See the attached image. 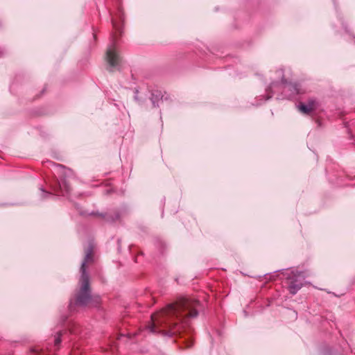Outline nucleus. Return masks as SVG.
<instances>
[{"label":"nucleus","instance_id":"nucleus-1","mask_svg":"<svg viewBox=\"0 0 355 355\" xmlns=\"http://www.w3.org/2000/svg\"><path fill=\"white\" fill-rule=\"evenodd\" d=\"M198 305L199 302L196 300L181 298L152 315V323L148 328L150 332L163 336H179L181 338L184 334L189 336L187 321L197 317L198 313L196 308Z\"/></svg>","mask_w":355,"mask_h":355},{"label":"nucleus","instance_id":"nucleus-8","mask_svg":"<svg viewBox=\"0 0 355 355\" xmlns=\"http://www.w3.org/2000/svg\"><path fill=\"white\" fill-rule=\"evenodd\" d=\"M61 333L59 332L58 336L55 338V346H58L61 342L60 339Z\"/></svg>","mask_w":355,"mask_h":355},{"label":"nucleus","instance_id":"nucleus-9","mask_svg":"<svg viewBox=\"0 0 355 355\" xmlns=\"http://www.w3.org/2000/svg\"><path fill=\"white\" fill-rule=\"evenodd\" d=\"M185 342H186V347L187 348L191 347L193 345L192 340H190L189 336L188 337V338L185 339Z\"/></svg>","mask_w":355,"mask_h":355},{"label":"nucleus","instance_id":"nucleus-7","mask_svg":"<svg viewBox=\"0 0 355 355\" xmlns=\"http://www.w3.org/2000/svg\"><path fill=\"white\" fill-rule=\"evenodd\" d=\"M59 187H60V189L61 190H62V189H64L67 193H68V192L70 191V187H69V186L66 183V182H65V181H63V182H62V184H61V183H60Z\"/></svg>","mask_w":355,"mask_h":355},{"label":"nucleus","instance_id":"nucleus-3","mask_svg":"<svg viewBox=\"0 0 355 355\" xmlns=\"http://www.w3.org/2000/svg\"><path fill=\"white\" fill-rule=\"evenodd\" d=\"M317 107L318 102L313 98H310L306 103H300L298 106V110L303 114H309L311 112L314 111Z\"/></svg>","mask_w":355,"mask_h":355},{"label":"nucleus","instance_id":"nucleus-2","mask_svg":"<svg viewBox=\"0 0 355 355\" xmlns=\"http://www.w3.org/2000/svg\"><path fill=\"white\" fill-rule=\"evenodd\" d=\"M94 262V254L91 248L85 251V255L80 266L81 276L79 280V289L74 298L71 300L69 308L74 309V306H93L98 303V298H93L89 287V277L87 272V268Z\"/></svg>","mask_w":355,"mask_h":355},{"label":"nucleus","instance_id":"nucleus-6","mask_svg":"<svg viewBox=\"0 0 355 355\" xmlns=\"http://www.w3.org/2000/svg\"><path fill=\"white\" fill-rule=\"evenodd\" d=\"M290 90H291V91L293 90L294 92H295L296 94L302 93V92L301 91L300 85L297 84V83H294L293 85H290Z\"/></svg>","mask_w":355,"mask_h":355},{"label":"nucleus","instance_id":"nucleus-5","mask_svg":"<svg viewBox=\"0 0 355 355\" xmlns=\"http://www.w3.org/2000/svg\"><path fill=\"white\" fill-rule=\"evenodd\" d=\"M302 285V283L298 282L297 281H290L288 283V289L290 293L295 294L297 291L301 288Z\"/></svg>","mask_w":355,"mask_h":355},{"label":"nucleus","instance_id":"nucleus-4","mask_svg":"<svg viewBox=\"0 0 355 355\" xmlns=\"http://www.w3.org/2000/svg\"><path fill=\"white\" fill-rule=\"evenodd\" d=\"M120 57L114 50V47H110L106 52V60L110 67H116L120 62Z\"/></svg>","mask_w":355,"mask_h":355}]
</instances>
